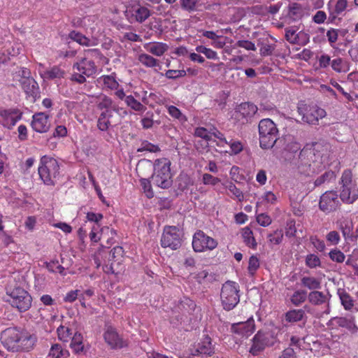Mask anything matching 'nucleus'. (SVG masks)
<instances>
[{
  "instance_id": "f257e3e1",
  "label": "nucleus",
  "mask_w": 358,
  "mask_h": 358,
  "mask_svg": "<svg viewBox=\"0 0 358 358\" xmlns=\"http://www.w3.org/2000/svg\"><path fill=\"white\" fill-rule=\"evenodd\" d=\"M3 345L11 352H29L37 342L36 335L20 327H9L1 332Z\"/></svg>"
},
{
  "instance_id": "f03ea898",
  "label": "nucleus",
  "mask_w": 358,
  "mask_h": 358,
  "mask_svg": "<svg viewBox=\"0 0 358 358\" xmlns=\"http://www.w3.org/2000/svg\"><path fill=\"white\" fill-rule=\"evenodd\" d=\"M101 54L98 49H89L85 51V57L73 65V73L71 80L78 84L86 82V77H90L96 73L97 67L92 59L94 56Z\"/></svg>"
},
{
  "instance_id": "7ed1b4c3",
  "label": "nucleus",
  "mask_w": 358,
  "mask_h": 358,
  "mask_svg": "<svg viewBox=\"0 0 358 358\" xmlns=\"http://www.w3.org/2000/svg\"><path fill=\"white\" fill-rule=\"evenodd\" d=\"M171 165L170 159L166 157L155 161L152 180L155 186L162 189H168L171 186L173 180Z\"/></svg>"
},
{
  "instance_id": "20e7f679",
  "label": "nucleus",
  "mask_w": 358,
  "mask_h": 358,
  "mask_svg": "<svg viewBox=\"0 0 358 358\" xmlns=\"http://www.w3.org/2000/svg\"><path fill=\"white\" fill-rule=\"evenodd\" d=\"M249 352L253 356L260 355L266 348L273 347L278 342V334L273 329H259L251 340Z\"/></svg>"
},
{
  "instance_id": "39448f33",
  "label": "nucleus",
  "mask_w": 358,
  "mask_h": 358,
  "mask_svg": "<svg viewBox=\"0 0 358 358\" xmlns=\"http://www.w3.org/2000/svg\"><path fill=\"white\" fill-rule=\"evenodd\" d=\"M97 108L101 111L98 118L97 127L102 131H107L111 125L113 113L118 112V106L113 102L111 98L103 95L99 99Z\"/></svg>"
},
{
  "instance_id": "423d86ee",
  "label": "nucleus",
  "mask_w": 358,
  "mask_h": 358,
  "mask_svg": "<svg viewBox=\"0 0 358 358\" xmlns=\"http://www.w3.org/2000/svg\"><path fill=\"white\" fill-rule=\"evenodd\" d=\"M38 171L45 185H54L59 174V163L56 159L44 155L41 158Z\"/></svg>"
},
{
  "instance_id": "0eeeda50",
  "label": "nucleus",
  "mask_w": 358,
  "mask_h": 358,
  "mask_svg": "<svg viewBox=\"0 0 358 358\" xmlns=\"http://www.w3.org/2000/svg\"><path fill=\"white\" fill-rule=\"evenodd\" d=\"M259 144L263 149L273 147L278 140V129L269 118L262 120L259 123Z\"/></svg>"
},
{
  "instance_id": "6e6552de",
  "label": "nucleus",
  "mask_w": 358,
  "mask_h": 358,
  "mask_svg": "<svg viewBox=\"0 0 358 358\" xmlns=\"http://www.w3.org/2000/svg\"><path fill=\"white\" fill-rule=\"evenodd\" d=\"M340 199L347 204L353 203L358 199V187L352 180V173L350 170L343 171L341 178Z\"/></svg>"
},
{
  "instance_id": "1a4fd4ad",
  "label": "nucleus",
  "mask_w": 358,
  "mask_h": 358,
  "mask_svg": "<svg viewBox=\"0 0 358 358\" xmlns=\"http://www.w3.org/2000/svg\"><path fill=\"white\" fill-rule=\"evenodd\" d=\"M240 287L237 282L228 280L222 287L220 299L223 308L233 310L240 301Z\"/></svg>"
},
{
  "instance_id": "9d476101",
  "label": "nucleus",
  "mask_w": 358,
  "mask_h": 358,
  "mask_svg": "<svg viewBox=\"0 0 358 358\" xmlns=\"http://www.w3.org/2000/svg\"><path fill=\"white\" fill-rule=\"evenodd\" d=\"M297 113L302 122L310 125H317L320 120L327 115L324 109L316 104H307L304 101L298 103Z\"/></svg>"
},
{
  "instance_id": "9b49d317",
  "label": "nucleus",
  "mask_w": 358,
  "mask_h": 358,
  "mask_svg": "<svg viewBox=\"0 0 358 358\" xmlns=\"http://www.w3.org/2000/svg\"><path fill=\"white\" fill-rule=\"evenodd\" d=\"M31 301V295L22 287H17L11 291L6 292V301L20 312H24L29 309Z\"/></svg>"
},
{
  "instance_id": "f8f14e48",
  "label": "nucleus",
  "mask_w": 358,
  "mask_h": 358,
  "mask_svg": "<svg viewBox=\"0 0 358 358\" xmlns=\"http://www.w3.org/2000/svg\"><path fill=\"white\" fill-rule=\"evenodd\" d=\"M192 245L194 252H202L214 250L217 248L218 243L203 231L197 230L193 236Z\"/></svg>"
},
{
  "instance_id": "ddd939ff",
  "label": "nucleus",
  "mask_w": 358,
  "mask_h": 358,
  "mask_svg": "<svg viewBox=\"0 0 358 358\" xmlns=\"http://www.w3.org/2000/svg\"><path fill=\"white\" fill-rule=\"evenodd\" d=\"M162 248H170L177 250L181 245V238L179 229L175 226L165 227L161 238Z\"/></svg>"
},
{
  "instance_id": "4468645a",
  "label": "nucleus",
  "mask_w": 358,
  "mask_h": 358,
  "mask_svg": "<svg viewBox=\"0 0 358 358\" xmlns=\"http://www.w3.org/2000/svg\"><path fill=\"white\" fill-rule=\"evenodd\" d=\"M348 4V0H337L335 2L330 0L327 3L329 22L333 24L340 22L345 14Z\"/></svg>"
},
{
  "instance_id": "2eb2a0df",
  "label": "nucleus",
  "mask_w": 358,
  "mask_h": 358,
  "mask_svg": "<svg viewBox=\"0 0 358 358\" xmlns=\"http://www.w3.org/2000/svg\"><path fill=\"white\" fill-rule=\"evenodd\" d=\"M22 117V113L18 108L0 107V124L8 129H13Z\"/></svg>"
},
{
  "instance_id": "dca6fc26",
  "label": "nucleus",
  "mask_w": 358,
  "mask_h": 358,
  "mask_svg": "<svg viewBox=\"0 0 358 358\" xmlns=\"http://www.w3.org/2000/svg\"><path fill=\"white\" fill-rule=\"evenodd\" d=\"M340 206L341 203L335 191L325 192L320 197L319 207L326 214L336 211Z\"/></svg>"
},
{
  "instance_id": "f3484780",
  "label": "nucleus",
  "mask_w": 358,
  "mask_h": 358,
  "mask_svg": "<svg viewBox=\"0 0 358 358\" xmlns=\"http://www.w3.org/2000/svg\"><path fill=\"white\" fill-rule=\"evenodd\" d=\"M255 329V320L253 317H250L245 322L232 324L231 332L242 338H247L254 333Z\"/></svg>"
},
{
  "instance_id": "a211bd4d",
  "label": "nucleus",
  "mask_w": 358,
  "mask_h": 358,
  "mask_svg": "<svg viewBox=\"0 0 358 358\" xmlns=\"http://www.w3.org/2000/svg\"><path fill=\"white\" fill-rule=\"evenodd\" d=\"M315 154L311 150H301L299 152V158L301 161L298 166L299 171L302 173L309 175L310 173L315 171V168L318 166L315 165V162L313 161V164L310 163V159Z\"/></svg>"
},
{
  "instance_id": "6ab92c4d",
  "label": "nucleus",
  "mask_w": 358,
  "mask_h": 358,
  "mask_svg": "<svg viewBox=\"0 0 358 358\" xmlns=\"http://www.w3.org/2000/svg\"><path fill=\"white\" fill-rule=\"evenodd\" d=\"M192 355L199 358H218L215 354L214 347L208 336L198 344L197 348L193 351Z\"/></svg>"
},
{
  "instance_id": "aec40b11",
  "label": "nucleus",
  "mask_w": 358,
  "mask_h": 358,
  "mask_svg": "<svg viewBox=\"0 0 358 358\" xmlns=\"http://www.w3.org/2000/svg\"><path fill=\"white\" fill-rule=\"evenodd\" d=\"M32 129L38 133H45L50 127L49 116L45 113H38L33 115Z\"/></svg>"
},
{
  "instance_id": "412c9836",
  "label": "nucleus",
  "mask_w": 358,
  "mask_h": 358,
  "mask_svg": "<svg viewBox=\"0 0 358 358\" xmlns=\"http://www.w3.org/2000/svg\"><path fill=\"white\" fill-rule=\"evenodd\" d=\"M337 294L345 310L350 313L358 312V304L345 289H338Z\"/></svg>"
},
{
  "instance_id": "4be33fe9",
  "label": "nucleus",
  "mask_w": 358,
  "mask_h": 358,
  "mask_svg": "<svg viewBox=\"0 0 358 358\" xmlns=\"http://www.w3.org/2000/svg\"><path fill=\"white\" fill-rule=\"evenodd\" d=\"M128 12L131 13V16L129 17V20L131 22H136L142 23L151 15L150 10L148 8L141 5L131 6Z\"/></svg>"
},
{
  "instance_id": "5701e85b",
  "label": "nucleus",
  "mask_w": 358,
  "mask_h": 358,
  "mask_svg": "<svg viewBox=\"0 0 358 358\" xmlns=\"http://www.w3.org/2000/svg\"><path fill=\"white\" fill-rule=\"evenodd\" d=\"M103 338L112 348H122L125 345L124 342L120 337L116 330L110 326L106 328L103 334Z\"/></svg>"
},
{
  "instance_id": "b1692460",
  "label": "nucleus",
  "mask_w": 358,
  "mask_h": 358,
  "mask_svg": "<svg viewBox=\"0 0 358 358\" xmlns=\"http://www.w3.org/2000/svg\"><path fill=\"white\" fill-rule=\"evenodd\" d=\"M257 110V106L254 103L245 102L241 103L237 107L236 112L239 113L240 116L248 121L255 115Z\"/></svg>"
},
{
  "instance_id": "393cba45",
  "label": "nucleus",
  "mask_w": 358,
  "mask_h": 358,
  "mask_svg": "<svg viewBox=\"0 0 358 358\" xmlns=\"http://www.w3.org/2000/svg\"><path fill=\"white\" fill-rule=\"evenodd\" d=\"M144 48L152 55L161 57L169 50V45L162 42H150L144 45Z\"/></svg>"
},
{
  "instance_id": "a878e982",
  "label": "nucleus",
  "mask_w": 358,
  "mask_h": 358,
  "mask_svg": "<svg viewBox=\"0 0 358 358\" xmlns=\"http://www.w3.org/2000/svg\"><path fill=\"white\" fill-rule=\"evenodd\" d=\"M300 149L301 145L295 141H292L286 145L282 151L281 158L284 159L285 161H291Z\"/></svg>"
},
{
  "instance_id": "bb28decb",
  "label": "nucleus",
  "mask_w": 358,
  "mask_h": 358,
  "mask_svg": "<svg viewBox=\"0 0 358 358\" xmlns=\"http://www.w3.org/2000/svg\"><path fill=\"white\" fill-rule=\"evenodd\" d=\"M70 348L76 355H79L85 351L83 343V336L81 333L76 331L71 339Z\"/></svg>"
},
{
  "instance_id": "cd10ccee",
  "label": "nucleus",
  "mask_w": 358,
  "mask_h": 358,
  "mask_svg": "<svg viewBox=\"0 0 358 358\" xmlns=\"http://www.w3.org/2000/svg\"><path fill=\"white\" fill-rule=\"evenodd\" d=\"M41 75L44 79L55 80L64 78L66 72L59 66L55 65L46 69Z\"/></svg>"
},
{
  "instance_id": "c85d7f7f",
  "label": "nucleus",
  "mask_w": 358,
  "mask_h": 358,
  "mask_svg": "<svg viewBox=\"0 0 358 358\" xmlns=\"http://www.w3.org/2000/svg\"><path fill=\"white\" fill-rule=\"evenodd\" d=\"M98 81L103 83V89L105 90H115L120 87V84L116 80L115 73L101 76Z\"/></svg>"
},
{
  "instance_id": "c756f323",
  "label": "nucleus",
  "mask_w": 358,
  "mask_h": 358,
  "mask_svg": "<svg viewBox=\"0 0 358 358\" xmlns=\"http://www.w3.org/2000/svg\"><path fill=\"white\" fill-rule=\"evenodd\" d=\"M331 67L338 73H345L350 71V63L344 58L337 57L332 59Z\"/></svg>"
},
{
  "instance_id": "7c9ffc66",
  "label": "nucleus",
  "mask_w": 358,
  "mask_h": 358,
  "mask_svg": "<svg viewBox=\"0 0 358 358\" xmlns=\"http://www.w3.org/2000/svg\"><path fill=\"white\" fill-rule=\"evenodd\" d=\"M308 300L312 305L321 306L327 302L328 298L322 292L316 289L308 293Z\"/></svg>"
},
{
  "instance_id": "2f4dec72",
  "label": "nucleus",
  "mask_w": 358,
  "mask_h": 358,
  "mask_svg": "<svg viewBox=\"0 0 358 358\" xmlns=\"http://www.w3.org/2000/svg\"><path fill=\"white\" fill-rule=\"evenodd\" d=\"M70 352L67 349L64 348L60 344L52 345L48 357V358H69Z\"/></svg>"
},
{
  "instance_id": "473e14b6",
  "label": "nucleus",
  "mask_w": 358,
  "mask_h": 358,
  "mask_svg": "<svg viewBox=\"0 0 358 358\" xmlns=\"http://www.w3.org/2000/svg\"><path fill=\"white\" fill-rule=\"evenodd\" d=\"M22 87L27 96H34L38 92V84L32 78H24Z\"/></svg>"
},
{
  "instance_id": "72a5a7b5",
  "label": "nucleus",
  "mask_w": 358,
  "mask_h": 358,
  "mask_svg": "<svg viewBox=\"0 0 358 358\" xmlns=\"http://www.w3.org/2000/svg\"><path fill=\"white\" fill-rule=\"evenodd\" d=\"M138 60L143 66L148 68L158 67L159 69H161L162 68L160 62L158 59L146 53L140 54L138 57Z\"/></svg>"
},
{
  "instance_id": "f704fd0d",
  "label": "nucleus",
  "mask_w": 358,
  "mask_h": 358,
  "mask_svg": "<svg viewBox=\"0 0 358 358\" xmlns=\"http://www.w3.org/2000/svg\"><path fill=\"white\" fill-rule=\"evenodd\" d=\"M69 37L71 40L76 41L78 44L83 45V46L89 47V46H92V45H95V43L93 42L91 39H90L89 38H87L85 35H83V34H81L78 31H71L69 34Z\"/></svg>"
},
{
  "instance_id": "c9c22d12",
  "label": "nucleus",
  "mask_w": 358,
  "mask_h": 358,
  "mask_svg": "<svg viewBox=\"0 0 358 358\" xmlns=\"http://www.w3.org/2000/svg\"><path fill=\"white\" fill-rule=\"evenodd\" d=\"M302 286L315 291L321 288V280L313 276H304L301 279Z\"/></svg>"
},
{
  "instance_id": "e433bc0d",
  "label": "nucleus",
  "mask_w": 358,
  "mask_h": 358,
  "mask_svg": "<svg viewBox=\"0 0 358 358\" xmlns=\"http://www.w3.org/2000/svg\"><path fill=\"white\" fill-rule=\"evenodd\" d=\"M305 311L302 309H293L287 311L285 315V320L287 322H297L303 320Z\"/></svg>"
},
{
  "instance_id": "4c0bfd02",
  "label": "nucleus",
  "mask_w": 358,
  "mask_h": 358,
  "mask_svg": "<svg viewBox=\"0 0 358 358\" xmlns=\"http://www.w3.org/2000/svg\"><path fill=\"white\" fill-rule=\"evenodd\" d=\"M242 237L247 246L252 249L256 248L257 243L250 228L245 227L242 229Z\"/></svg>"
},
{
  "instance_id": "58836bf2",
  "label": "nucleus",
  "mask_w": 358,
  "mask_h": 358,
  "mask_svg": "<svg viewBox=\"0 0 358 358\" xmlns=\"http://www.w3.org/2000/svg\"><path fill=\"white\" fill-rule=\"evenodd\" d=\"M125 103L132 110L143 113L147 109L140 101H137L132 95H129L125 97Z\"/></svg>"
},
{
  "instance_id": "ea45409f",
  "label": "nucleus",
  "mask_w": 358,
  "mask_h": 358,
  "mask_svg": "<svg viewBox=\"0 0 358 358\" xmlns=\"http://www.w3.org/2000/svg\"><path fill=\"white\" fill-rule=\"evenodd\" d=\"M338 324L341 327H345L351 331L352 334L358 332V327L355 323L354 318L348 319L344 317L338 319Z\"/></svg>"
},
{
  "instance_id": "a19ab883",
  "label": "nucleus",
  "mask_w": 358,
  "mask_h": 358,
  "mask_svg": "<svg viewBox=\"0 0 358 358\" xmlns=\"http://www.w3.org/2000/svg\"><path fill=\"white\" fill-rule=\"evenodd\" d=\"M305 265L310 269L320 268L322 266L321 259L314 253L308 254L305 257Z\"/></svg>"
},
{
  "instance_id": "79ce46f5",
  "label": "nucleus",
  "mask_w": 358,
  "mask_h": 358,
  "mask_svg": "<svg viewBox=\"0 0 358 358\" xmlns=\"http://www.w3.org/2000/svg\"><path fill=\"white\" fill-rule=\"evenodd\" d=\"M303 15V10L302 6L297 3H293L289 6L288 15L293 20H298L301 18Z\"/></svg>"
},
{
  "instance_id": "37998d69",
  "label": "nucleus",
  "mask_w": 358,
  "mask_h": 358,
  "mask_svg": "<svg viewBox=\"0 0 358 358\" xmlns=\"http://www.w3.org/2000/svg\"><path fill=\"white\" fill-rule=\"evenodd\" d=\"M308 299V294L306 290L299 289L295 291L291 296L290 301L296 306L303 303Z\"/></svg>"
},
{
  "instance_id": "c03bdc74",
  "label": "nucleus",
  "mask_w": 358,
  "mask_h": 358,
  "mask_svg": "<svg viewBox=\"0 0 358 358\" xmlns=\"http://www.w3.org/2000/svg\"><path fill=\"white\" fill-rule=\"evenodd\" d=\"M57 333L58 338L64 343H68L72 338L71 329L64 325H60L57 328Z\"/></svg>"
},
{
  "instance_id": "a18cd8bd",
  "label": "nucleus",
  "mask_w": 358,
  "mask_h": 358,
  "mask_svg": "<svg viewBox=\"0 0 358 358\" xmlns=\"http://www.w3.org/2000/svg\"><path fill=\"white\" fill-rule=\"evenodd\" d=\"M124 251L122 247H114L110 252V260L120 264L124 259Z\"/></svg>"
},
{
  "instance_id": "49530a36",
  "label": "nucleus",
  "mask_w": 358,
  "mask_h": 358,
  "mask_svg": "<svg viewBox=\"0 0 358 358\" xmlns=\"http://www.w3.org/2000/svg\"><path fill=\"white\" fill-rule=\"evenodd\" d=\"M226 188L231 193L229 196L231 199H236L238 201H242L243 200L244 196L242 191L232 182H229L227 185Z\"/></svg>"
},
{
  "instance_id": "de8ad7c7",
  "label": "nucleus",
  "mask_w": 358,
  "mask_h": 358,
  "mask_svg": "<svg viewBox=\"0 0 358 358\" xmlns=\"http://www.w3.org/2000/svg\"><path fill=\"white\" fill-rule=\"evenodd\" d=\"M260 266L259 259L255 255H252L249 258L248 271L251 277H253Z\"/></svg>"
},
{
  "instance_id": "09e8293b",
  "label": "nucleus",
  "mask_w": 358,
  "mask_h": 358,
  "mask_svg": "<svg viewBox=\"0 0 358 358\" xmlns=\"http://www.w3.org/2000/svg\"><path fill=\"white\" fill-rule=\"evenodd\" d=\"M329 259L336 263L341 264L344 262L345 259V255L344 253L338 248L331 249L329 252Z\"/></svg>"
},
{
  "instance_id": "8fccbe9b",
  "label": "nucleus",
  "mask_w": 358,
  "mask_h": 358,
  "mask_svg": "<svg viewBox=\"0 0 358 358\" xmlns=\"http://www.w3.org/2000/svg\"><path fill=\"white\" fill-rule=\"evenodd\" d=\"M196 51L199 53L203 54L209 59H219L217 53L213 50L206 48L203 45H199L196 47Z\"/></svg>"
},
{
  "instance_id": "3c124183",
  "label": "nucleus",
  "mask_w": 358,
  "mask_h": 358,
  "mask_svg": "<svg viewBox=\"0 0 358 358\" xmlns=\"http://www.w3.org/2000/svg\"><path fill=\"white\" fill-rule=\"evenodd\" d=\"M268 241L270 244L272 245H278L280 244L283 238V232L281 229H277L273 232L269 234L267 236Z\"/></svg>"
},
{
  "instance_id": "603ef678",
  "label": "nucleus",
  "mask_w": 358,
  "mask_h": 358,
  "mask_svg": "<svg viewBox=\"0 0 358 358\" xmlns=\"http://www.w3.org/2000/svg\"><path fill=\"white\" fill-rule=\"evenodd\" d=\"M336 178V175L334 171H329L324 173L322 176L318 177L315 181V185L316 186L321 185L322 184L324 183L325 182H329L332 180H334Z\"/></svg>"
},
{
  "instance_id": "864d4df0",
  "label": "nucleus",
  "mask_w": 358,
  "mask_h": 358,
  "mask_svg": "<svg viewBox=\"0 0 358 358\" xmlns=\"http://www.w3.org/2000/svg\"><path fill=\"white\" fill-rule=\"evenodd\" d=\"M180 6L184 10L189 13L196 10V5L199 0H180Z\"/></svg>"
},
{
  "instance_id": "5fc2aeb1",
  "label": "nucleus",
  "mask_w": 358,
  "mask_h": 358,
  "mask_svg": "<svg viewBox=\"0 0 358 358\" xmlns=\"http://www.w3.org/2000/svg\"><path fill=\"white\" fill-rule=\"evenodd\" d=\"M140 182L143 189V192L147 198L152 199L154 196V192L152 190L150 181L147 178H141Z\"/></svg>"
},
{
  "instance_id": "6e6d98bb",
  "label": "nucleus",
  "mask_w": 358,
  "mask_h": 358,
  "mask_svg": "<svg viewBox=\"0 0 358 358\" xmlns=\"http://www.w3.org/2000/svg\"><path fill=\"white\" fill-rule=\"evenodd\" d=\"M310 242L313 245V247L320 252H324L326 249L324 241L320 239L317 236H310Z\"/></svg>"
},
{
  "instance_id": "4d7b16f0",
  "label": "nucleus",
  "mask_w": 358,
  "mask_h": 358,
  "mask_svg": "<svg viewBox=\"0 0 358 358\" xmlns=\"http://www.w3.org/2000/svg\"><path fill=\"white\" fill-rule=\"evenodd\" d=\"M285 235L287 237H294L296 235V222L294 220H289L285 227Z\"/></svg>"
},
{
  "instance_id": "13d9d810",
  "label": "nucleus",
  "mask_w": 358,
  "mask_h": 358,
  "mask_svg": "<svg viewBox=\"0 0 358 358\" xmlns=\"http://www.w3.org/2000/svg\"><path fill=\"white\" fill-rule=\"evenodd\" d=\"M326 239L330 245H336L341 241V236L338 231H331L326 235Z\"/></svg>"
},
{
  "instance_id": "bf43d9fd",
  "label": "nucleus",
  "mask_w": 358,
  "mask_h": 358,
  "mask_svg": "<svg viewBox=\"0 0 358 358\" xmlns=\"http://www.w3.org/2000/svg\"><path fill=\"white\" fill-rule=\"evenodd\" d=\"M194 136L204 139L206 142L210 140V131L204 127H197L194 130Z\"/></svg>"
},
{
  "instance_id": "052dcab7",
  "label": "nucleus",
  "mask_w": 358,
  "mask_h": 358,
  "mask_svg": "<svg viewBox=\"0 0 358 358\" xmlns=\"http://www.w3.org/2000/svg\"><path fill=\"white\" fill-rule=\"evenodd\" d=\"M235 46L244 48L246 50L255 51L257 50L255 44L248 40H239L236 41Z\"/></svg>"
},
{
  "instance_id": "680f3d73",
  "label": "nucleus",
  "mask_w": 358,
  "mask_h": 358,
  "mask_svg": "<svg viewBox=\"0 0 358 358\" xmlns=\"http://www.w3.org/2000/svg\"><path fill=\"white\" fill-rule=\"evenodd\" d=\"M318 65L320 69H326L331 65L332 59L327 54H322L317 57Z\"/></svg>"
},
{
  "instance_id": "e2e57ef3",
  "label": "nucleus",
  "mask_w": 358,
  "mask_h": 358,
  "mask_svg": "<svg viewBox=\"0 0 358 358\" xmlns=\"http://www.w3.org/2000/svg\"><path fill=\"white\" fill-rule=\"evenodd\" d=\"M228 143L233 155H238L243 150V145L240 141L231 140Z\"/></svg>"
},
{
  "instance_id": "0e129e2a",
  "label": "nucleus",
  "mask_w": 358,
  "mask_h": 358,
  "mask_svg": "<svg viewBox=\"0 0 358 358\" xmlns=\"http://www.w3.org/2000/svg\"><path fill=\"white\" fill-rule=\"evenodd\" d=\"M186 76L185 70H168L165 73V76L169 79H176Z\"/></svg>"
},
{
  "instance_id": "69168bd1",
  "label": "nucleus",
  "mask_w": 358,
  "mask_h": 358,
  "mask_svg": "<svg viewBox=\"0 0 358 358\" xmlns=\"http://www.w3.org/2000/svg\"><path fill=\"white\" fill-rule=\"evenodd\" d=\"M257 223L262 227H268L271 224V218L265 213L259 214L256 217Z\"/></svg>"
},
{
  "instance_id": "338daca9",
  "label": "nucleus",
  "mask_w": 358,
  "mask_h": 358,
  "mask_svg": "<svg viewBox=\"0 0 358 358\" xmlns=\"http://www.w3.org/2000/svg\"><path fill=\"white\" fill-rule=\"evenodd\" d=\"M275 50V45L273 44H263L259 49L260 55L263 57L270 56L273 54Z\"/></svg>"
},
{
  "instance_id": "774afa93",
  "label": "nucleus",
  "mask_w": 358,
  "mask_h": 358,
  "mask_svg": "<svg viewBox=\"0 0 358 358\" xmlns=\"http://www.w3.org/2000/svg\"><path fill=\"white\" fill-rule=\"evenodd\" d=\"M202 180L205 185H215L220 182V179L209 173H204L202 176Z\"/></svg>"
}]
</instances>
